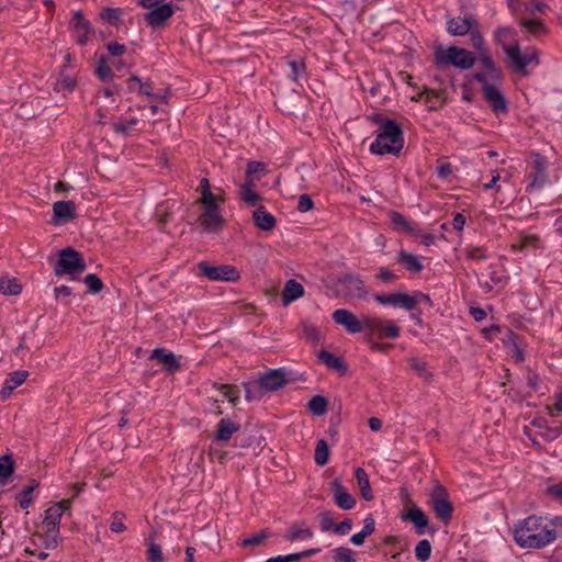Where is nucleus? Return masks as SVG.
<instances>
[{
	"instance_id": "nucleus-40",
	"label": "nucleus",
	"mask_w": 562,
	"mask_h": 562,
	"mask_svg": "<svg viewBox=\"0 0 562 562\" xmlns=\"http://www.w3.org/2000/svg\"><path fill=\"white\" fill-rule=\"evenodd\" d=\"M240 198L250 206H255L260 200L259 194L252 189L251 181H246L240 187Z\"/></svg>"
},
{
	"instance_id": "nucleus-22",
	"label": "nucleus",
	"mask_w": 562,
	"mask_h": 562,
	"mask_svg": "<svg viewBox=\"0 0 562 562\" xmlns=\"http://www.w3.org/2000/svg\"><path fill=\"white\" fill-rule=\"evenodd\" d=\"M149 358L157 360L170 373H173L180 369V362L177 357L166 348L154 349Z\"/></svg>"
},
{
	"instance_id": "nucleus-5",
	"label": "nucleus",
	"mask_w": 562,
	"mask_h": 562,
	"mask_svg": "<svg viewBox=\"0 0 562 562\" xmlns=\"http://www.w3.org/2000/svg\"><path fill=\"white\" fill-rule=\"evenodd\" d=\"M86 262L81 255L71 247L59 251V259L54 266V272L57 276L76 274L86 270Z\"/></svg>"
},
{
	"instance_id": "nucleus-52",
	"label": "nucleus",
	"mask_w": 562,
	"mask_h": 562,
	"mask_svg": "<svg viewBox=\"0 0 562 562\" xmlns=\"http://www.w3.org/2000/svg\"><path fill=\"white\" fill-rule=\"evenodd\" d=\"M85 283L87 284L89 291L93 294L101 292L103 289L102 280L94 273H90L85 278Z\"/></svg>"
},
{
	"instance_id": "nucleus-3",
	"label": "nucleus",
	"mask_w": 562,
	"mask_h": 562,
	"mask_svg": "<svg viewBox=\"0 0 562 562\" xmlns=\"http://www.w3.org/2000/svg\"><path fill=\"white\" fill-rule=\"evenodd\" d=\"M137 4L147 12L144 13V21L153 29L164 27L175 13V5L166 0H137Z\"/></svg>"
},
{
	"instance_id": "nucleus-24",
	"label": "nucleus",
	"mask_w": 562,
	"mask_h": 562,
	"mask_svg": "<svg viewBox=\"0 0 562 562\" xmlns=\"http://www.w3.org/2000/svg\"><path fill=\"white\" fill-rule=\"evenodd\" d=\"M389 216L395 229L409 233L412 235H419L420 228L418 225L415 222L407 220L403 214L391 211Z\"/></svg>"
},
{
	"instance_id": "nucleus-53",
	"label": "nucleus",
	"mask_w": 562,
	"mask_h": 562,
	"mask_svg": "<svg viewBox=\"0 0 562 562\" xmlns=\"http://www.w3.org/2000/svg\"><path fill=\"white\" fill-rule=\"evenodd\" d=\"M302 327H303L304 336H305V337H306V339H308L310 341L318 342V341L322 339L321 331H319V330H318V328H317L316 326H314L313 324H310V323L304 322V323L302 324Z\"/></svg>"
},
{
	"instance_id": "nucleus-48",
	"label": "nucleus",
	"mask_w": 562,
	"mask_h": 562,
	"mask_svg": "<svg viewBox=\"0 0 562 562\" xmlns=\"http://www.w3.org/2000/svg\"><path fill=\"white\" fill-rule=\"evenodd\" d=\"M431 544L427 539L420 540L415 548V555L417 560L425 562L430 558Z\"/></svg>"
},
{
	"instance_id": "nucleus-19",
	"label": "nucleus",
	"mask_w": 562,
	"mask_h": 562,
	"mask_svg": "<svg viewBox=\"0 0 562 562\" xmlns=\"http://www.w3.org/2000/svg\"><path fill=\"white\" fill-rule=\"evenodd\" d=\"M475 20L472 16H458L448 20L447 31L453 36H462L471 32L475 26Z\"/></svg>"
},
{
	"instance_id": "nucleus-51",
	"label": "nucleus",
	"mask_w": 562,
	"mask_h": 562,
	"mask_svg": "<svg viewBox=\"0 0 562 562\" xmlns=\"http://www.w3.org/2000/svg\"><path fill=\"white\" fill-rule=\"evenodd\" d=\"M334 559L336 562H356L353 551L345 547L334 550Z\"/></svg>"
},
{
	"instance_id": "nucleus-55",
	"label": "nucleus",
	"mask_w": 562,
	"mask_h": 562,
	"mask_svg": "<svg viewBox=\"0 0 562 562\" xmlns=\"http://www.w3.org/2000/svg\"><path fill=\"white\" fill-rule=\"evenodd\" d=\"M137 124L136 119H131L126 122H114L112 124V127L115 133L122 134V135H128L130 132L134 128V126Z\"/></svg>"
},
{
	"instance_id": "nucleus-46",
	"label": "nucleus",
	"mask_w": 562,
	"mask_h": 562,
	"mask_svg": "<svg viewBox=\"0 0 562 562\" xmlns=\"http://www.w3.org/2000/svg\"><path fill=\"white\" fill-rule=\"evenodd\" d=\"M270 537V532L268 530H261L259 533L252 535L241 540V547H259L263 544L265 540Z\"/></svg>"
},
{
	"instance_id": "nucleus-12",
	"label": "nucleus",
	"mask_w": 562,
	"mask_h": 562,
	"mask_svg": "<svg viewBox=\"0 0 562 562\" xmlns=\"http://www.w3.org/2000/svg\"><path fill=\"white\" fill-rule=\"evenodd\" d=\"M336 324L344 326L349 334H358L364 330V316L358 318L348 310L339 308L333 313Z\"/></svg>"
},
{
	"instance_id": "nucleus-45",
	"label": "nucleus",
	"mask_w": 562,
	"mask_h": 562,
	"mask_svg": "<svg viewBox=\"0 0 562 562\" xmlns=\"http://www.w3.org/2000/svg\"><path fill=\"white\" fill-rule=\"evenodd\" d=\"M199 190L201 192V199L200 202H207L213 200H220V202H224V199L222 196H216L211 191L210 181L207 178H202L200 180Z\"/></svg>"
},
{
	"instance_id": "nucleus-42",
	"label": "nucleus",
	"mask_w": 562,
	"mask_h": 562,
	"mask_svg": "<svg viewBox=\"0 0 562 562\" xmlns=\"http://www.w3.org/2000/svg\"><path fill=\"white\" fill-rule=\"evenodd\" d=\"M329 458V448L328 443L325 439H318L315 448V463L317 465L324 467L327 464Z\"/></svg>"
},
{
	"instance_id": "nucleus-44",
	"label": "nucleus",
	"mask_w": 562,
	"mask_h": 562,
	"mask_svg": "<svg viewBox=\"0 0 562 562\" xmlns=\"http://www.w3.org/2000/svg\"><path fill=\"white\" fill-rule=\"evenodd\" d=\"M234 406L239 400V389L237 385L232 384H215L214 385Z\"/></svg>"
},
{
	"instance_id": "nucleus-39",
	"label": "nucleus",
	"mask_w": 562,
	"mask_h": 562,
	"mask_svg": "<svg viewBox=\"0 0 562 562\" xmlns=\"http://www.w3.org/2000/svg\"><path fill=\"white\" fill-rule=\"evenodd\" d=\"M307 407L314 415L323 416L327 412L328 401L325 396L316 395L310 400Z\"/></svg>"
},
{
	"instance_id": "nucleus-36",
	"label": "nucleus",
	"mask_w": 562,
	"mask_h": 562,
	"mask_svg": "<svg viewBox=\"0 0 562 562\" xmlns=\"http://www.w3.org/2000/svg\"><path fill=\"white\" fill-rule=\"evenodd\" d=\"M318 359L324 362L329 369L337 371H346V367L341 358L335 356L334 353L321 350L318 352Z\"/></svg>"
},
{
	"instance_id": "nucleus-10",
	"label": "nucleus",
	"mask_w": 562,
	"mask_h": 562,
	"mask_svg": "<svg viewBox=\"0 0 562 562\" xmlns=\"http://www.w3.org/2000/svg\"><path fill=\"white\" fill-rule=\"evenodd\" d=\"M364 330L370 335L376 334L379 338H397L401 329L391 321L364 315Z\"/></svg>"
},
{
	"instance_id": "nucleus-38",
	"label": "nucleus",
	"mask_w": 562,
	"mask_h": 562,
	"mask_svg": "<svg viewBox=\"0 0 562 562\" xmlns=\"http://www.w3.org/2000/svg\"><path fill=\"white\" fill-rule=\"evenodd\" d=\"M14 471V461L9 454L0 458V484L4 485Z\"/></svg>"
},
{
	"instance_id": "nucleus-59",
	"label": "nucleus",
	"mask_w": 562,
	"mask_h": 562,
	"mask_svg": "<svg viewBox=\"0 0 562 562\" xmlns=\"http://www.w3.org/2000/svg\"><path fill=\"white\" fill-rule=\"evenodd\" d=\"M162 552L159 544L151 542L148 548L149 562H162Z\"/></svg>"
},
{
	"instance_id": "nucleus-56",
	"label": "nucleus",
	"mask_w": 562,
	"mask_h": 562,
	"mask_svg": "<svg viewBox=\"0 0 562 562\" xmlns=\"http://www.w3.org/2000/svg\"><path fill=\"white\" fill-rule=\"evenodd\" d=\"M112 521L110 525V529L113 532L120 533L126 530V526L123 522V519L125 518V515L122 512H115L112 516Z\"/></svg>"
},
{
	"instance_id": "nucleus-62",
	"label": "nucleus",
	"mask_w": 562,
	"mask_h": 562,
	"mask_svg": "<svg viewBox=\"0 0 562 562\" xmlns=\"http://www.w3.org/2000/svg\"><path fill=\"white\" fill-rule=\"evenodd\" d=\"M374 530H375V520L372 515H368L363 520V528H362L361 532L366 537H369L374 532Z\"/></svg>"
},
{
	"instance_id": "nucleus-8",
	"label": "nucleus",
	"mask_w": 562,
	"mask_h": 562,
	"mask_svg": "<svg viewBox=\"0 0 562 562\" xmlns=\"http://www.w3.org/2000/svg\"><path fill=\"white\" fill-rule=\"evenodd\" d=\"M201 276L211 281L235 282L239 280V271L231 265L212 266L207 261H201L198 265Z\"/></svg>"
},
{
	"instance_id": "nucleus-14",
	"label": "nucleus",
	"mask_w": 562,
	"mask_h": 562,
	"mask_svg": "<svg viewBox=\"0 0 562 562\" xmlns=\"http://www.w3.org/2000/svg\"><path fill=\"white\" fill-rule=\"evenodd\" d=\"M338 282L346 296L366 299L368 295L364 282L357 274H345Z\"/></svg>"
},
{
	"instance_id": "nucleus-49",
	"label": "nucleus",
	"mask_w": 562,
	"mask_h": 562,
	"mask_svg": "<svg viewBox=\"0 0 562 562\" xmlns=\"http://www.w3.org/2000/svg\"><path fill=\"white\" fill-rule=\"evenodd\" d=\"M136 85L138 86L139 91L143 94H145V95H151L153 94V87H151V85L148 83V82H142V80L136 75H133L128 79V89L131 91H134Z\"/></svg>"
},
{
	"instance_id": "nucleus-60",
	"label": "nucleus",
	"mask_w": 562,
	"mask_h": 562,
	"mask_svg": "<svg viewBox=\"0 0 562 562\" xmlns=\"http://www.w3.org/2000/svg\"><path fill=\"white\" fill-rule=\"evenodd\" d=\"M319 526L322 531H329L335 528L334 519L328 512H324L319 515Z\"/></svg>"
},
{
	"instance_id": "nucleus-63",
	"label": "nucleus",
	"mask_w": 562,
	"mask_h": 562,
	"mask_svg": "<svg viewBox=\"0 0 562 562\" xmlns=\"http://www.w3.org/2000/svg\"><path fill=\"white\" fill-rule=\"evenodd\" d=\"M548 529H553L554 540L557 539V535L562 533V516H555L550 519L548 522Z\"/></svg>"
},
{
	"instance_id": "nucleus-35",
	"label": "nucleus",
	"mask_w": 562,
	"mask_h": 562,
	"mask_svg": "<svg viewBox=\"0 0 562 562\" xmlns=\"http://www.w3.org/2000/svg\"><path fill=\"white\" fill-rule=\"evenodd\" d=\"M319 549H307L299 553H291L288 555H278L274 558H270L265 562H299L304 558H310L316 553H318Z\"/></svg>"
},
{
	"instance_id": "nucleus-41",
	"label": "nucleus",
	"mask_w": 562,
	"mask_h": 562,
	"mask_svg": "<svg viewBox=\"0 0 562 562\" xmlns=\"http://www.w3.org/2000/svg\"><path fill=\"white\" fill-rule=\"evenodd\" d=\"M38 486L35 480H31L30 483L16 495V499L23 509H26L32 504L31 494Z\"/></svg>"
},
{
	"instance_id": "nucleus-2",
	"label": "nucleus",
	"mask_w": 562,
	"mask_h": 562,
	"mask_svg": "<svg viewBox=\"0 0 562 562\" xmlns=\"http://www.w3.org/2000/svg\"><path fill=\"white\" fill-rule=\"evenodd\" d=\"M376 138L370 145V151L375 155H397L404 146L402 126L394 120L378 116Z\"/></svg>"
},
{
	"instance_id": "nucleus-16",
	"label": "nucleus",
	"mask_w": 562,
	"mask_h": 562,
	"mask_svg": "<svg viewBox=\"0 0 562 562\" xmlns=\"http://www.w3.org/2000/svg\"><path fill=\"white\" fill-rule=\"evenodd\" d=\"M70 26L76 35L78 44L81 46L86 45L88 42V36L92 32V26L90 22L85 18L81 10H78L74 13V16L70 21Z\"/></svg>"
},
{
	"instance_id": "nucleus-43",
	"label": "nucleus",
	"mask_w": 562,
	"mask_h": 562,
	"mask_svg": "<svg viewBox=\"0 0 562 562\" xmlns=\"http://www.w3.org/2000/svg\"><path fill=\"white\" fill-rule=\"evenodd\" d=\"M539 237L536 235L520 236L518 241L512 245L513 250H525L529 248H538Z\"/></svg>"
},
{
	"instance_id": "nucleus-54",
	"label": "nucleus",
	"mask_w": 562,
	"mask_h": 562,
	"mask_svg": "<svg viewBox=\"0 0 562 562\" xmlns=\"http://www.w3.org/2000/svg\"><path fill=\"white\" fill-rule=\"evenodd\" d=\"M95 74L102 81H108L113 77V72L111 68L106 65V60L104 57H101L99 59Z\"/></svg>"
},
{
	"instance_id": "nucleus-64",
	"label": "nucleus",
	"mask_w": 562,
	"mask_h": 562,
	"mask_svg": "<svg viewBox=\"0 0 562 562\" xmlns=\"http://www.w3.org/2000/svg\"><path fill=\"white\" fill-rule=\"evenodd\" d=\"M547 494L552 496L554 499L562 502V483L548 486Z\"/></svg>"
},
{
	"instance_id": "nucleus-9",
	"label": "nucleus",
	"mask_w": 562,
	"mask_h": 562,
	"mask_svg": "<svg viewBox=\"0 0 562 562\" xmlns=\"http://www.w3.org/2000/svg\"><path fill=\"white\" fill-rule=\"evenodd\" d=\"M429 504L436 516L442 522L447 524L450 521L453 513V506L449 501L448 493L443 486L437 485L434 487L429 495Z\"/></svg>"
},
{
	"instance_id": "nucleus-15",
	"label": "nucleus",
	"mask_w": 562,
	"mask_h": 562,
	"mask_svg": "<svg viewBox=\"0 0 562 562\" xmlns=\"http://www.w3.org/2000/svg\"><path fill=\"white\" fill-rule=\"evenodd\" d=\"M482 91L493 112L498 114L506 113L508 111L507 101L496 86L485 83V86L482 87Z\"/></svg>"
},
{
	"instance_id": "nucleus-28",
	"label": "nucleus",
	"mask_w": 562,
	"mask_h": 562,
	"mask_svg": "<svg viewBox=\"0 0 562 562\" xmlns=\"http://www.w3.org/2000/svg\"><path fill=\"white\" fill-rule=\"evenodd\" d=\"M519 25L528 33L539 35L547 33V26L540 18L529 15V18H520Z\"/></svg>"
},
{
	"instance_id": "nucleus-26",
	"label": "nucleus",
	"mask_w": 562,
	"mask_h": 562,
	"mask_svg": "<svg viewBox=\"0 0 562 562\" xmlns=\"http://www.w3.org/2000/svg\"><path fill=\"white\" fill-rule=\"evenodd\" d=\"M29 376V372L25 370H18L12 372L3 383L0 391L2 398H8L12 392L20 386Z\"/></svg>"
},
{
	"instance_id": "nucleus-47",
	"label": "nucleus",
	"mask_w": 562,
	"mask_h": 562,
	"mask_svg": "<svg viewBox=\"0 0 562 562\" xmlns=\"http://www.w3.org/2000/svg\"><path fill=\"white\" fill-rule=\"evenodd\" d=\"M21 285L15 279H0V292L9 295H16L21 292Z\"/></svg>"
},
{
	"instance_id": "nucleus-61",
	"label": "nucleus",
	"mask_w": 562,
	"mask_h": 562,
	"mask_svg": "<svg viewBox=\"0 0 562 562\" xmlns=\"http://www.w3.org/2000/svg\"><path fill=\"white\" fill-rule=\"evenodd\" d=\"M376 277L384 283L394 282L397 279V276L386 267L380 268Z\"/></svg>"
},
{
	"instance_id": "nucleus-57",
	"label": "nucleus",
	"mask_w": 562,
	"mask_h": 562,
	"mask_svg": "<svg viewBox=\"0 0 562 562\" xmlns=\"http://www.w3.org/2000/svg\"><path fill=\"white\" fill-rule=\"evenodd\" d=\"M291 67V78L293 81H299L305 72V64L302 60H292L289 63Z\"/></svg>"
},
{
	"instance_id": "nucleus-1",
	"label": "nucleus",
	"mask_w": 562,
	"mask_h": 562,
	"mask_svg": "<svg viewBox=\"0 0 562 562\" xmlns=\"http://www.w3.org/2000/svg\"><path fill=\"white\" fill-rule=\"evenodd\" d=\"M515 541L521 548L540 549L554 541V532L542 517L532 515L517 525Z\"/></svg>"
},
{
	"instance_id": "nucleus-20",
	"label": "nucleus",
	"mask_w": 562,
	"mask_h": 562,
	"mask_svg": "<svg viewBox=\"0 0 562 562\" xmlns=\"http://www.w3.org/2000/svg\"><path fill=\"white\" fill-rule=\"evenodd\" d=\"M76 217V205L72 201H57L53 204V222H68Z\"/></svg>"
},
{
	"instance_id": "nucleus-30",
	"label": "nucleus",
	"mask_w": 562,
	"mask_h": 562,
	"mask_svg": "<svg viewBox=\"0 0 562 562\" xmlns=\"http://www.w3.org/2000/svg\"><path fill=\"white\" fill-rule=\"evenodd\" d=\"M314 536L312 529L310 527L306 526L305 522H301V524H294L292 525L286 535H285V539L293 542V541H297V540H305V539H310Z\"/></svg>"
},
{
	"instance_id": "nucleus-58",
	"label": "nucleus",
	"mask_w": 562,
	"mask_h": 562,
	"mask_svg": "<svg viewBox=\"0 0 562 562\" xmlns=\"http://www.w3.org/2000/svg\"><path fill=\"white\" fill-rule=\"evenodd\" d=\"M313 207H314V202H313L311 195L307 193L301 194L299 198L297 210L301 213H305V212L311 211Z\"/></svg>"
},
{
	"instance_id": "nucleus-37",
	"label": "nucleus",
	"mask_w": 562,
	"mask_h": 562,
	"mask_svg": "<svg viewBox=\"0 0 562 562\" xmlns=\"http://www.w3.org/2000/svg\"><path fill=\"white\" fill-rule=\"evenodd\" d=\"M409 368L415 371L420 378L426 381H430L432 378V373L428 369L427 362L418 358H409L408 360Z\"/></svg>"
},
{
	"instance_id": "nucleus-32",
	"label": "nucleus",
	"mask_w": 562,
	"mask_h": 562,
	"mask_svg": "<svg viewBox=\"0 0 562 562\" xmlns=\"http://www.w3.org/2000/svg\"><path fill=\"white\" fill-rule=\"evenodd\" d=\"M355 477L357 480V484L359 486L361 496L366 501H372L373 499V493L371 491V485H370L369 476H368L367 472L364 471V469L357 468L355 470Z\"/></svg>"
},
{
	"instance_id": "nucleus-25",
	"label": "nucleus",
	"mask_w": 562,
	"mask_h": 562,
	"mask_svg": "<svg viewBox=\"0 0 562 562\" xmlns=\"http://www.w3.org/2000/svg\"><path fill=\"white\" fill-rule=\"evenodd\" d=\"M255 225L265 232H271L276 227V217L265 206H259L252 212Z\"/></svg>"
},
{
	"instance_id": "nucleus-4",
	"label": "nucleus",
	"mask_w": 562,
	"mask_h": 562,
	"mask_svg": "<svg viewBox=\"0 0 562 562\" xmlns=\"http://www.w3.org/2000/svg\"><path fill=\"white\" fill-rule=\"evenodd\" d=\"M474 61L472 53L457 46H450L448 49L438 48L435 52V63L439 67L453 65L461 69H470Z\"/></svg>"
},
{
	"instance_id": "nucleus-27",
	"label": "nucleus",
	"mask_w": 562,
	"mask_h": 562,
	"mask_svg": "<svg viewBox=\"0 0 562 562\" xmlns=\"http://www.w3.org/2000/svg\"><path fill=\"white\" fill-rule=\"evenodd\" d=\"M304 295V288L294 279H290L285 282L282 292L283 305H288L291 302L302 297Z\"/></svg>"
},
{
	"instance_id": "nucleus-18",
	"label": "nucleus",
	"mask_w": 562,
	"mask_h": 562,
	"mask_svg": "<svg viewBox=\"0 0 562 562\" xmlns=\"http://www.w3.org/2000/svg\"><path fill=\"white\" fill-rule=\"evenodd\" d=\"M286 383L285 373L282 369L270 370L258 381L261 389L266 391H277Z\"/></svg>"
},
{
	"instance_id": "nucleus-29",
	"label": "nucleus",
	"mask_w": 562,
	"mask_h": 562,
	"mask_svg": "<svg viewBox=\"0 0 562 562\" xmlns=\"http://www.w3.org/2000/svg\"><path fill=\"white\" fill-rule=\"evenodd\" d=\"M240 429V425L233 422L229 418H223L217 424L216 439L221 441H227L231 439L233 434Z\"/></svg>"
},
{
	"instance_id": "nucleus-34",
	"label": "nucleus",
	"mask_w": 562,
	"mask_h": 562,
	"mask_svg": "<svg viewBox=\"0 0 562 562\" xmlns=\"http://www.w3.org/2000/svg\"><path fill=\"white\" fill-rule=\"evenodd\" d=\"M124 15V10L121 8H112L105 7L100 12V19L112 26H119L122 24V16Z\"/></svg>"
},
{
	"instance_id": "nucleus-33",
	"label": "nucleus",
	"mask_w": 562,
	"mask_h": 562,
	"mask_svg": "<svg viewBox=\"0 0 562 562\" xmlns=\"http://www.w3.org/2000/svg\"><path fill=\"white\" fill-rule=\"evenodd\" d=\"M397 261L403 265V267L409 271V272H415V273H418L423 270V265L422 262L418 260V258L411 254V252H407L405 250H401L398 254H397Z\"/></svg>"
},
{
	"instance_id": "nucleus-13",
	"label": "nucleus",
	"mask_w": 562,
	"mask_h": 562,
	"mask_svg": "<svg viewBox=\"0 0 562 562\" xmlns=\"http://www.w3.org/2000/svg\"><path fill=\"white\" fill-rule=\"evenodd\" d=\"M374 300L382 305L403 307L406 311H414L417 306V296L407 293L375 294Z\"/></svg>"
},
{
	"instance_id": "nucleus-17",
	"label": "nucleus",
	"mask_w": 562,
	"mask_h": 562,
	"mask_svg": "<svg viewBox=\"0 0 562 562\" xmlns=\"http://www.w3.org/2000/svg\"><path fill=\"white\" fill-rule=\"evenodd\" d=\"M331 492L335 504L345 510L351 509L356 505V498L344 487L339 479L331 482Z\"/></svg>"
},
{
	"instance_id": "nucleus-31",
	"label": "nucleus",
	"mask_w": 562,
	"mask_h": 562,
	"mask_svg": "<svg viewBox=\"0 0 562 562\" xmlns=\"http://www.w3.org/2000/svg\"><path fill=\"white\" fill-rule=\"evenodd\" d=\"M404 518L409 519L415 525L418 535H423L424 528L429 525L427 515L417 506L412 507Z\"/></svg>"
},
{
	"instance_id": "nucleus-6",
	"label": "nucleus",
	"mask_w": 562,
	"mask_h": 562,
	"mask_svg": "<svg viewBox=\"0 0 562 562\" xmlns=\"http://www.w3.org/2000/svg\"><path fill=\"white\" fill-rule=\"evenodd\" d=\"M504 52L508 58L510 68L522 76H526L527 66L535 64H539L538 52L536 49H527L525 53H521L518 44L513 46L504 45Z\"/></svg>"
},
{
	"instance_id": "nucleus-11",
	"label": "nucleus",
	"mask_w": 562,
	"mask_h": 562,
	"mask_svg": "<svg viewBox=\"0 0 562 562\" xmlns=\"http://www.w3.org/2000/svg\"><path fill=\"white\" fill-rule=\"evenodd\" d=\"M531 157L532 160L530 162L529 171L531 182L529 183L528 189L539 190L543 187V184L547 181L548 161L546 157L541 156L538 153H533Z\"/></svg>"
},
{
	"instance_id": "nucleus-23",
	"label": "nucleus",
	"mask_w": 562,
	"mask_h": 562,
	"mask_svg": "<svg viewBox=\"0 0 562 562\" xmlns=\"http://www.w3.org/2000/svg\"><path fill=\"white\" fill-rule=\"evenodd\" d=\"M61 509L60 506H50L45 510V516L43 519V527L48 535L56 536L59 531V524L61 518Z\"/></svg>"
},
{
	"instance_id": "nucleus-50",
	"label": "nucleus",
	"mask_w": 562,
	"mask_h": 562,
	"mask_svg": "<svg viewBox=\"0 0 562 562\" xmlns=\"http://www.w3.org/2000/svg\"><path fill=\"white\" fill-rule=\"evenodd\" d=\"M515 36V31L512 27L504 26L499 27L495 32V40L503 47L507 45V42L512 41Z\"/></svg>"
},
{
	"instance_id": "nucleus-7",
	"label": "nucleus",
	"mask_w": 562,
	"mask_h": 562,
	"mask_svg": "<svg viewBox=\"0 0 562 562\" xmlns=\"http://www.w3.org/2000/svg\"><path fill=\"white\" fill-rule=\"evenodd\" d=\"M218 201L220 200L200 202L202 205V213L198 218V223L204 232H220L225 224V220L221 214L220 205L217 204Z\"/></svg>"
},
{
	"instance_id": "nucleus-21",
	"label": "nucleus",
	"mask_w": 562,
	"mask_h": 562,
	"mask_svg": "<svg viewBox=\"0 0 562 562\" xmlns=\"http://www.w3.org/2000/svg\"><path fill=\"white\" fill-rule=\"evenodd\" d=\"M519 5H524V12L528 15L543 13L549 8L544 0H508V7L515 14Z\"/></svg>"
}]
</instances>
